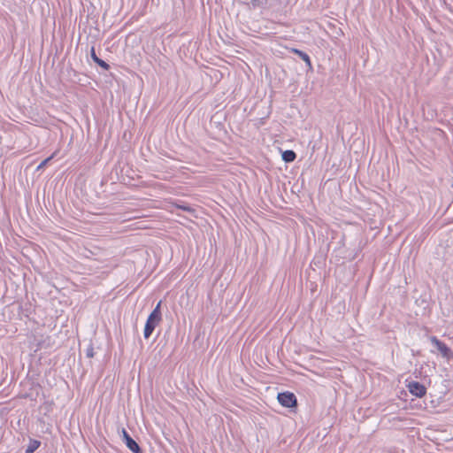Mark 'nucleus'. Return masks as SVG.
<instances>
[{
	"instance_id": "1",
	"label": "nucleus",
	"mask_w": 453,
	"mask_h": 453,
	"mask_svg": "<svg viewBox=\"0 0 453 453\" xmlns=\"http://www.w3.org/2000/svg\"><path fill=\"white\" fill-rule=\"evenodd\" d=\"M161 301L157 303L153 311L150 313L144 326L143 335L145 339H148L153 333L156 326L160 323L162 319V314L160 311Z\"/></svg>"
},
{
	"instance_id": "2",
	"label": "nucleus",
	"mask_w": 453,
	"mask_h": 453,
	"mask_svg": "<svg viewBox=\"0 0 453 453\" xmlns=\"http://www.w3.org/2000/svg\"><path fill=\"white\" fill-rule=\"evenodd\" d=\"M277 399L283 407L292 408L297 405L296 396L288 391L279 393Z\"/></svg>"
},
{
	"instance_id": "3",
	"label": "nucleus",
	"mask_w": 453,
	"mask_h": 453,
	"mask_svg": "<svg viewBox=\"0 0 453 453\" xmlns=\"http://www.w3.org/2000/svg\"><path fill=\"white\" fill-rule=\"evenodd\" d=\"M430 341L443 357L449 359L452 357L450 349L436 336H431Z\"/></svg>"
},
{
	"instance_id": "4",
	"label": "nucleus",
	"mask_w": 453,
	"mask_h": 453,
	"mask_svg": "<svg viewBox=\"0 0 453 453\" xmlns=\"http://www.w3.org/2000/svg\"><path fill=\"white\" fill-rule=\"evenodd\" d=\"M121 433L123 441L133 453H142L139 444L129 435L125 428H122Z\"/></svg>"
},
{
	"instance_id": "5",
	"label": "nucleus",
	"mask_w": 453,
	"mask_h": 453,
	"mask_svg": "<svg viewBox=\"0 0 453 453\" xmlns=\"http://www.w3.org/2000/svg\"><path fill=\"white\" fill-rule=\"evenodd\" d=\"M407 388L409 389V392L417 397H422L426 393V387L418 381L409 382V384L407 385Z\"/></svg>"
},
{
	"instance_id": "6",
	"label": "nucleus",
	"mask_w": 453,
	"mask_h": 453,
	"mask_svg": "<svg viewBox=\"0 0 453 453\" xmlns=\"http://www.w3.org/2000/svg\"><path fill=\"white\" fill-rule=\"evenodd\" d=\"M91 58L98 65H100L104 70H108L110 68V65L105 61L102 60L96 56L94 47L91 48Z\"/></svg>"
},
{
	"instance_id": "7",
	"label": "nucleus",
	"mask_w": 453,
	"mask_h": 453,
	"mask_svg": "<svg viewBox=\"0 0 453 453\" xmlns=\"http://www.w3.org/2000/svg\"><path fill=\"white\" fill-rule=\"evenodd\" d=\"M41 445V441L35 439H29V443L25 453H34Z\"/></svg>"
},
{
	"instance_id": "8",
	"label": "nucleus",
	"mask_w": 453,
	"mask_h": 453,
	"mask_svg": "<svg viewBox=\"0 0 453 453\" xmlns=\"http://www.w3.org/2000/svg\"><path fill=\"white\" fill-rule=\"evenodd\" d=\"M291 51L299 56L309 67H311V58L307 53L294 48L291 49Z\"/></svg>"
},
{
	"instance_id": "9",
	"label": "nucleus",
	"mask_w": 453,
	"mask_h": 453,
	"mask_svg": "<svg viewBox=\"0 0 453 453\" xmlns=\"http://www.w3.org/2000/svg\"><path fill=\"white\" fill-rule=\"evenodd\" d=\"M296 155L293 150H285L282 153V159L287 163L293 162L296 159Z\"/></svg>"
},
{
	"instance_id": "10",
	"label": "nucleus",
	"mask_w": 453,
	"mask_h": 453,
	"mask_svg": "<svg viewBox=\"0 0 453 453\" xmlns=\"http://www.w3.org/2000/svg\"><path fill=\"white\" fill-rule=\"evenodd\" d=\"M53 157L54 154L42 161L40 165L37 166V170L42 169L44 166H46V165L53 158Z\"/></svg>"
},
{
	"instance_id": "11",
	"label": "nucleus",
	"mask_w": 453,
	"mask_h": 453,
	"mask_svg": "<svg viewBox=\"0 0 453 453\" xmlns=\"http://www.w3.org/2000/svg\"><path fill=\"white\" fill-rule=\"evenodd\" d=\"M177 208L181 209L183 211H189V212H193V211H194L191 207L185 205V204H177Z\"/></svg>"
},
{
	"instance_id": "12",
	"label": "nucleus",
	"mask_w": 453,
	"mask_h": 453,
	"mask_svg": "<svg viewBox=\"0 0 453 453\" xmlns=\"http://www.w3.org/2000/svg\"><path fill=\"white\" fill-rule=\"evenodd\" d=\"M446 213L449 214V216L453 214V200L448 205L447 210H446Z\"/></svg>"
},
{
	"instance_id": "13",
	"label": "nucleus",
	"mask_w": 453,
	"mask_h": 453,
	"mask_svg": "<svg viewBox=\"0 0 453 453\" xmlns=\"http://www.w3.org/2000/svg\"><path fill=\"white\" fill-rule=\"evenodd\" d=\"M86 356L88 357H94V349H93L92 347L88 348V349L86 351Z\"/></svg>"
}]
</instances>
